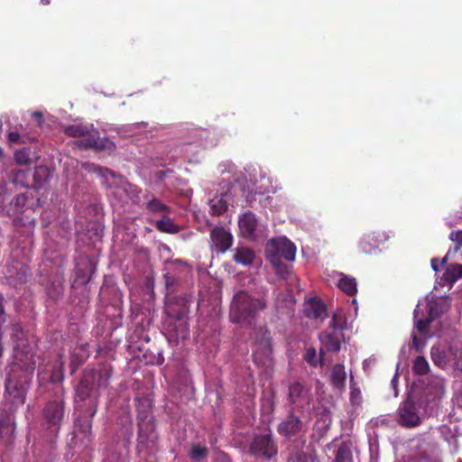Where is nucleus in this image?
Returning a JSON list of instances; mask_svg holds the SVG:
<instances>
[{"label": "nucleus", "instance_id": "dca6fc26", "mask_svg": "<svg viewBox=\"0 0 462 462\" xmlns=\"http://www.w3.org/2000/svg\"><path fill=\"white\" fill-rule=\"evenodd\" d=\"M238 225L240 233L244 237L249 239L254 238L257 221L255 216L252 212L245 213L240 217Z\"/></svg>", "mask_w": 462, "mask_h": 462}, {"label": "nucleus", "instance_id": "f03ea898", "mask_svg": "<svg viewBox=\"0 0 462 462\" xmlns=\"http://www.w3.org/2000/svg\"><path fill=\"white\" fill-rule=\"evenodd\" d=\"M266 308L264 299H254L245 291H238L230 307V319L234 323L251 324L260 311Z\"/></svg>", "mask_w": 462, "mask_h": 462}, {"label": "nucleus", "instance_id": "c03bdc74", "mask_svg": "<svg viewBox=\"0 0 462 462\" xmlns=\"http://www.w3.org/2000/svg\"><path fill=\"white\" fill-rule=\"evenodd\" d=\"M14 421L13 420L7 416L5 419L0 418V433L3 431V430L10 425H13Z\"/></svg>", "mask_w": 462, "mask_h": 462}, {"label": "nucleus", "instance_id": "f257e3e1", "mask_svg": "<svg viewBox=\"0 0 462 462\" xmlns=\"http://www.w3.org/2000/svg\"><path fill=\"white\" fill-rule=\"evenodd\" d=\"M448 309L449 303L447 299L437 298L431 294L419 300L413 313L414 328L417 332L425 337L430 322Z\"/></svg>", "mask_w": 462, "mask_h": 462}, {"label": "nucleus", "instance_id": "2f4dec72", "mask_svg": "<svg viewBox=\"0 0 462 462\" xmlns=\"http://www.w3.org/2000/svg\"><path fill=\"white\" fill-rule=\"evenodd\" d=\"M352 454L346 445H341L336 455V462H351Z\"/></svg>", "mask_w": 462, "mask_h": 462}, {"label": "nucleus", "instance_id": "aec40b11", "mask_svg": "<svg viewBox=\"0 0 462 462\" xmlns=\"http://www.w3.org/2000/svg\"><path fill=\"white\" fill-rule=\"evenodd\" d=\"M346 373L342 364L335 365L330 373V382L333 387L338 391H343L346 386Z\"/></svg>", "mask_w": 462, "mask_h": 462}, {"label": "nucleus", "instance_id": "6e6552de", "mask_svg": "<svg viewBox=\"0 0 462 462\" xmlns=\"http://www.w3.org/2000/svg\"><path fill=\"white\" fill-rule=\"evenodd\" d=\"M25 393L26 386L23 383L8 378L5 383L4 409L7 412H13L15 411L19 406L23 404Z\"/></svg>", "mask_w": 462, "mask_h": 462}, {"label": "nucleus", "instance_id": "8fccbe9b", "mask_svg": "<svg viewBox=\"0 0 462 462\" xmlns=\"http://www.w3.org/2000/svg\"><path fill=\"white\" fill-rule=\"evenodd\" d=\"M374 358L373 357H369L367 359H365L363 363V365H364V368L365 369L366 367H368L369 365H371L372 364H374Z\"/></svg>", "mask_w": 462, "mask_h": 462}, {"label": "nucleus", "instance_id": "4c0bfd02", "mask_svg": "<svg viewBox=\"0 0 462 462\" xmlns=\"http://www.w3.org/2000/svg\"><path fill=\"white\" fill-rule=\"evenodd\" d=\"M449 239L457 244V245L454 249V252H458L462 245V230L452 231L449 234Z\"/></svg>", "mask_w": 462, "mask_h": 462}, {"label": "nucleus", "instance_id": "a211bd4d", "mask_svg": "<svg viewBox=\"0 0 462 462\" xmlns=\"http://www.w3.org/2000/svg\"><path fill=\"white\" fill-rule=\"evenodd\" d=\"M444 393L445 384L443 379L439 376L431 377L426 388L427 398L435 401L441 398Z\"/></svg>", "mask_w": 462, "mask_h": 462}, {"label": "nucleus", "instance_id": "393cba45", "mask_svg": "<svg viewBox=\"0 0 462 462\" xmlns=\"http://www.w3.org/2000/svg\"><path fill=\"white\" fill-rule=\"evenodd\" d=\"M254 259V253L247 247H239L236 250L234 260L243 265H249Z\"/></svg>", "mask_w": 462, "mask_h": 462}, {"label": "nucleus", "instance_id": "e2e57ef3", "mask_svg": "<svg viewBox=\"0 0 462 462\" xmlns=\"http://www.w3.org/2000/svg\"><path fill=\"white\" fill-rule=\"evenodd\" d=\"M42 3L43 5H48L50 3V0H42Z\"/></svg>", "mask_w": 462, "mask_h": 462}, {"label": "nucleus", "instance_id": "680f3d73", "mask_svg": "<svg viewBox=\"0 0 462 462\" xmlns=\"http://www.w3.org/2000/svg\"><path fill=\"white\" fill-rule=\"evenodd\" d=\"M3 160H4V154H3L2 150L0 149V162H2Z\"/></svg>", "mask_w": 462, "mask_h": 462}, {"label": "nucleus", "instance_id": "c9c22d12", "mask_svg": "<svg viewBox=\"0 0 462 462\" xmlns=\"http://www.w3.org/2000/svg\"><path fill=\"white\" fill-rule=\"evenodd\" d=\"M274 267L275 273L277 275L281 276L282 279H287L291 274V270L288 265L278 262V263H272Z\"/></svg>", "mask_w": 462, "mask_h": 462}, {"label": "nucleus", "instance_id": "5701e85b", "mask_svg": "<svg viewBox=\"0 0 462 462\" xmlns=\"http://www.w3.org/2000/svg\"><path fill=\"white\" fill-rule=\"evenodd\" d=\"M62 415L63 408L60 402H50L44 409V417L50 423L57 424L61 420Z\"/></svg>", "mask_w": 462, "mask_h": 462}, {"label": "nucleus", "instance_id": "09e8293b", "mask_svg": "<svg viewBox=\"0 0 462 462\" xmlns=\"http://www.w3.org/2000/svg\"><path fill=\"white\" fill-rule=\"evenodd\" d=\"M391 384H392V387L393 388V390L396 391V387H397V374H395L393 376V378L392 379ZM397 395H398V393L395 392L394 396L396 397Z\"/></svg>", "mask_w": 462, "mask_h": 462}, {"label": "nucleus", "instance_id": "ddd939ff", "mask_svg": "<svg viewBox=\"0 0 462 462\" xmlns=\"http://www.w3.org/2000/svg\"><path fill=\"white\" fill-rule=\"evenodd\" d=\"M210 237L212 246L215 248L216 251L219 253H225L232 245V236L223 227L213 228L210 234Z\"/></svg>", "mask_w": 462, "mask_h": 462}, {"label": "nucleus", "instance_id": "0eeeda50", "mask_svg": "<svg viewBox=\"0 0 462 462\" xmlns=\"http://www.w3.org/2000/svg\"><path fill=\"white\" fill-rule=\"evenodd\" d=\"M108 380V373L106 370L86 371L77 388V395L84 400L91 395L95 387H106Z\"/></svg>", "mask_w": 462, "mask_h": 462}, {"label": "nucleus", "instance_id": "20e7f679", "mask_svg": "<svg viewBox=\"0 0 462 462\" xmlns=\"http://www.w3.org/2000/svg\"><path fill=\"white\" fill-rule=\"evenodd\" d=\"M11 337L14 343V361L15 364L26 372H32L35 366L34 356L32 352L31 343L19 324H14L11 328Z\"/></svg>", "mask_w": 462, "mask_h": 462}, {"label": "nucleus", "instance_id": "4468645a", "mask_svg": "<svg viewBox=\"0 0 462 462\" xmlns=\"http://www.w3.org/2000/svg\"><path fill=\"white\" fill-rule=\"evenodd\" d=\"M430 354L433 363L442 368L448 364H455L457 359V354L453 353L451 348L446 350L445 347L440 346H432Z\"/></svg>", "mask_w": 462, "mask_h": 462}, {"label": "nucleus", "instance_id": "b1692460", "mask_svg": "<svg viewBox=\"0 0 462 462\" xmlns=\"http://www.w3.org/2000/svg\"><path fill=\"white\" fill-rule=\"evenodd\" d=\"M226 194H221L209 200L210 211L213 215H222L227 208Z\"/></svg>", "mask_w": 462, "mask_h": 462}, {"label": "nucleus", "instance_id": "39448f33", "mask_svg": "<svg viewBox=\"0 0 462 462\" xmlns=\"http://www.w3.org/2000/svg\"><path fill=\"white\" fill-rule=\"evenodd\" d=\"M346 321H343L342 310H337L332 319L331 328L319 336V340L324 348L330 352H337L344 341L342 329Z\"/></svg>", "mask_w": 462, "mask_h": 462}, {"label": "nucleus", "instance_id": "c756f323", "mask_svg": "<svg viewBox=\"0 0 462 462\" xmlns=\"http://www.w3.org/2000/svg\"><path fill=\"white\" fill-rule=\"evenodd\" d=\"M363 401L362 393L359 388L354 383L353 377L350 378V402L353 406L358 407Z\"/></svg>", "mask_w": 462, "mask_h": 462}, {"label": "nucleus", "instance_id": "a19ab883", "mask_svg": "<svg viewBox=\"0 0 462 462\" xmlns=\"http://www.w3.org/2000/svg\"><path fill=\"white\" fill-rule=\"evenodd\" d=\"M412 345L417 351H421L425 346V340L420 338L416 334L412 335Z\"/></svg>", "mask_w": 462, "mask_h": 462}, {"label": "nucleus", "instance_id": "69168bd1", "mask_svg": "<svg viewBox=\"0 0 462 462\" xmlns=\"http://www.w3.org/2000/svg\"><path fill=\"white\" fill-rule=\"evenodd\" d=\"M457 462H462V460H458Z\"/></svg>", "mask_w": 462, "mask_h": 462}, {"label": "nucleus", "instance_id": "cd10ccee", "mask_svg": "<svg viewBox=\"0 0 462 462\" xmlns=\"http://www.w3.org/2000/svg\"><path fill=\"white\" fill-rule=\"evenodd\" d=\"M294 304L293 296L288 292L286 294L277 293L275 297V306L277 309L292 308Z\"/></svg>", "mask_w": 462, "mask_h": 462}, {"label": "nucleus", "instance_id": "49530a36", "mask_svg": "<svg viewBox=\"0 0 462 462\" xmlns=\"http://www.w3.org/2000/svg\"><path fill=\"white\" fill-rule=\"evenodd\" d=\"M165 277V282H166V286L168 289H170V287L173 286L175 281H174V278L171 277L169 273H166L164 275Z\"/></svg>", "mask_w": 462, "mask_h": 462}, {"label": "nucleus", "instance_id": "5fc2aeb1", "mask_svg": "<svg viewBox=\"0 0 462 462\" xmlns=\"http://www.w3.org/2000/svg\"><path fill=\"white\" fill-rule=\"evenodd\" d=\"M24 199H25V197L23 195H19L16 197V203L20 204V203L23 202Z\"/></svg>", "mask_w": 462, "mask_h": 462}, {"label": "nucleus", "instance_id": "ea45409f", "mask_svg": "<svg viewBox=\"0 0 462 462\" xmlns=\"http://www.w3.org/2000/svg\"><path fill=\"white\" fill-rule=\"evenodd\" d=\"M187 335H188V329H187L186 326L183 325L181 330L180 332H177L176 336H171V337L169 338V341L177 344L180 338L185 339L187 337Z\"/></svg>", "mask_w": 462, "mask_h": 462}, {"label": "nucleus", "instance_id": "2eb2a0df", "mask_svg": "<svg viewBox=\"0 0 462 462\" xmlns=\"http://www.w3.org/2000/svg\"><path fill=\"white\" fill-rule=\"evenodd\" d=\"M462 278V264L460 263H451L449 264L442 276L437 282L438 285L448 286V288H452L454 283Z\"/></svg>", "mask_w": 462, "mask_h": 462}, {"label": "nucleus", "instance_id": "9b49d317", "mask_svg": "<svg viewBox=\"0 0 462 462\" xmlns=\"http://www.w3.org/2000/svg\"><path fill=\"white\" fill-rule=\"evenodd\" d=\"M398 422L405 428H413L420 424V417L418 405L408 398L398 409Z\"/></svg>", "mask_w": 462, "mask_h": 462}, {"label": "nucleus", "instance_id": "bf43d9fd", "mask_svg": "<svg viewBox=\"0 0 462 462\" xmlns=\"http://www.w3.org/2000/svg\"><path fill=\"white\" fill-rule=\"evenodd\" d=\"M143 430L141 429V430H140V432H139V439H140L141 442H143Z\"/></svg>", "mask_w": 462, "mask_h": 462}, {"label": "nucleus", "instance_id": "a878e982", "mask_svg": "<svg viewBox=\"0 0 462 462\" xmlns=\"http://www.w3.org/2000/svg\"><path fill=\"white\" fill-rule=\"evenodd\" d=\"M156 227L165 233L175 234L179 232V227L173 223L171 218L167 216H163L160 220L156 222Z\"/></svg>", "mask_w": 462, "mask_h": 462}, {"label": "nucleus", "instance_id": "e433bc0d", "mask_svg": "<svg viewBox=\"0 0 462 462\" xmlns=\"http://www.w3.org/2000/svg\"><path fill=\"white\" fill-rule=\"evenodd\" d=\"M206 452H207L206 448H203L200 446H193L191 448L189 456L193 460L199 461L205 457Z\"/></svg>", "mask_w": 462, "mask_h": 462}, {"label": "nucleus", "instance_id": "052dcab7", "mask_svg": "<svg viewBox=\"0 0 462 462\" xmlns=\"http://www.w3.org/2000/svg\"><path fill=\"white\" fill-rule=\"evenodd\" d=\"M94 171H97L98 173H101L102 172V169L98 168V167H96L94 166Z\"/></svg>", "mask_w": 462, "mask_h": 462}, {"label": "nucleus", "instance_id": "3c124183", "mask_svg": "<svg viewBox=\"0 0 462 462\" xmlns=\"http://www.w3.org/2000/svg\"><path fill=\"white\" fill-rule=\"evenodd\" d=\"M438 262H439V260L437 258L431 259V267H432L433 271H435V272L439 271Z\"/></svg>", "mask_w": 462, "mask_h": 462}, {"label": "nucleus", "instance_id": "f3484780", "mask_svg": "<svg viewBox=\"0 0 462 462\" xmlns=\"http://www.w3.org/2000/svg\"><path fill=\"white\" fill-rule=\"evenodd\" d=\"M301 421L295 416L291 415L285 420L282 421L278 427L281 435L291 437L299 434L303 430Z\"/></svg>", "mask_w": 462, "mask_h": 462}, {"label": "nucleus", "instance_id": "864d4df0", "mask_svg": "<svg viewBox=\"0 0 462 462\" xmlns=\"http://www.w3.org/2000/svg\"><path fill=\"white\" fill-rule=\"evenodd\" d=\"M170 171H160L157 172V175H158V178L160 180H162Z\"/></svg>", "mask_w": 462, "mask_h": 462}, {"label": "nucleus", "instance_id": "473e14b6", "mask_svg": "<svg viewBox=\"0 0 462 462\" xmlns=\"http://www.w3.org/2000/svg\"><path fill=\"white\" fill-rule=\"evenodd\" d=\"M147 208L153 213H169V208L158 199H152L147 203Z\"/></svg>", "mask_w": 462, "mask_h": 462}, {"label": "nucleus", "instance_id": "a18cd8bd", "mask_svg": "<svg viewBox=\"0 0 462 462\" xmlns=\"http://www.w3.org/2000/svg\"><path fill=\"white\" fill-rule=\"evenodd\" d=\"M293 462H318V461L312 457H308L306 456H299L293 460Z\"/></svg>", "mask_w": 462, "mask_h": 462}, {"label": "nucleus", "instance_id": "7ed1b4c3", "mask_svg": "<svg viewBox=\"0 0 462 462\" xmlns=\"http://www.w3.org/2000/svg\"><path fill=\"white\" fill-rule=\"evenodd\" d=\"M65 133L69 136L79 137V139L75 143L79 148H91L97 150H108L113 151L115 148L114 143L109 140H101L98 137V132L93 127L92 125L75 124L69 125L65 128Z\"/></svg>", "mask_w": 462, "mask_h": 462}, {"label": "nucleus", "instance_id": "f704fd0d", "mask_svg": "<svg viewBox=\"0 0 462 462\" xmlns=\"http://www.w3.org/2000/svg\"><path fill=\"white\" fill-rule=\"evenodd\" d=\"M14 159L18 164H28L32 162L30 152L27 149L15 152Z\"/></svg>", "mask_w": 462, "mask_h": 462}, {"label": "nucleus", "instance_id": "79ce46f5", "mask_svg": "<svg viewBox=\"0 0 462 462\" xmlns=\"http://www.w3.org/2000/svg\"><path fill=\"white\" fill-rule=\"evenodd\" d=\"M28 172L25 171H19L16 172L15 176L14 177V182L16 184H20L22 186H27L28 184L23 180V178L27 175Z\"/></svg>", "mask_w": 462, "mask_h": 462}, {"label": "nucleus", "instance_id": "37998d69", "mask_svg": "<svg viewBox=\"0 0 462 462\" xmlns=\"http://www.w3.org/2000/svg\"><path fill=\"white\" fill-rule=\"evenodd\" d=\"M137 402H138V403H137L138 416L142 419H146L148 416L146 414H143L142 407L145 406L147 408H150L151 407L150 402L148 400H144L143 402H142L141 400H138Z\"/></svg>", "mask_w": 462, "mask_h": 462}, {"label": "nucleus", "instance_id": "4d7b16f0", "mask_svg": "<svg viewBox=\"0 0 462 462\" xmlns=\"http://www.w3.org/2000/svg\"><path fill=\"white\" fill-rule=\"evenodd\" d=\"M352 304L354 306L355 315H356V313H357V303H356V300L355 299L352 300Z\"/></svg>", "mask_w": 462, "mask_h": 462}, {"label": "nucleus", "instance_id": "423d86ee", "mask_svg": "<svg viewBox=\"0 0 462 462\" xmlns=\"http://www.w3.org/2000/svg\"><path fill=\"white\" fill-rule=\"evenodd\" d=\"M265 254L271 263H278L282 258L293 262L296 255V246L286 237L273 238L266 245Z\"/></svg>", "mask_w": 462, "mask_h": 462}, {"label": "nucleus", "instance_id": "412c9836", "mask_svg": "<svg viewBox=\"0 0 462 462\" xmlns=\"http://www.w3.org/2000/svg\"><path fill=\"white\" fill-rule=\"evenodd\" d=\"M380 236L379 234L376 235L375 233L365 235L359 242L360 250L365 254L374 253L382 241Z\"/></svg>", "mask_w": 462, "mask_h": 462}, {"label": "nucleus", "instance_id": "603ef678", "mask_svg": "<svg viewBox=\"0 0 462 462\" xmlns=\"http://www.w3.org/2000/svg\"><path fill=\"white\" fill-rule=\"evenodd\" d=\"M234 167H235V166H234V164H232V163H228V164H227V167H226V168H225V169H220V171H221V172H224V171H232V170L234 169Z\"/></svg>", "mask_w": 462, "mask_h": 462}, {"label": "nucleus", "instance_id": "de8ad7c7", "mask_svg": "<svg viewBox=\"0 0 462 462\" xmlns=\"http://www.w3.org/2000/svg\"><path fill=\"white\" fill-rule=\"evenodd\" d=\"M125 191H130L131 193H133V195H129L130 198L132 199H134V193L136 191V187L135 186H133V185H130V184H126L125 188L124 189Z\"/></svg>", "mask_w": 462, "mask_h": 462}, {"label": "nucleus", "instance_id": "f8f14e48", "mask_svg": "<svg viewBox=\"0 0 462 462\" xmlns=\"http://www.w3.org/2000/svg\"><path fill=\"white\" fill-rule=\"evenodd\" d=\"M291 402L298 409H304L310 402L309 389L299 383H292L289 388Z\"/></svg>", "mask_w": 462, "mask_h": 462}, {"label": "nucleus", "instance_id": "1a4fd4ad", "mask_svg": "<svg viewBox=\"0 0 462 462\" xmlns=\"http://www.w3.org/2000/svg\"><path fill=\"white\" fill-rule=\"evenodd\" d=\"M251 455L256 457L271 458L277 453V448L272 439L269 430H264L262 433L256 434L249 446Z\"/></svg>", "mask_w": 462, "mask_h": 462}, {"label": "nucleus", "instance_id": "c85d7f7f", "mask_svg": "<svg viewBox=\"0 0 462 462\" xmlns=\"http://www.w3.org/2000/svg\"><path fill=\"white\" fill-rule=\"evenodd\" d=\"M50 175L49 170L47 167L39 166L36 167L33 173L34 185L36 187H41L42 183L48 180Z\"/></svg>", "mask_w": 462, "mask_h": 462}, {"label": "nucleus", "instance_id": "9d476101", "mask_svg": "<svg viewBox=\"0 0 462 462\" xmlns=\"http://www.w3.org/2000/svg\"><path fill=\"white\" fill-rule=\"evenodd\" d=\"M272 352L270 332L261 328L254 338V359L258 364L265 365L270 360Z\"/></svg>", "mask_w": 462, "mask_h": 462}, {"label": "nucleus", "instance_id": "7c9ffc66", "mask_svg": "<svg viewBox=\"0 0 462 462\" xmlns=\"http://www.w3.org/2000/svg\"><path fill=\"white\" fill-rule=\"evenodd\" d=\"M429 363L423 356H418L413 363V371L418 374H424L429 371Z\"/></svg>", "mask_w": 462, "mask_h": 462}, {"label": "nucleus", "instance_id": "bb28decb", "mask_svg": "<svg viewBox=\"0 0 462 462\" xmlns=\"http://www.w3.org/2000/svg\"><path fill=\"white\" fill-rule=\"evenodd\" d=\"M323 351L320 350V353L318 354L315 348H308L304 355V359L310 365L317 366L319 365H323L324 360L322 357Z\"/></svg>", "mask_w": 462, "mask_h": 462}, {"label": "nucleus", "instance_id": "6ab92c4d", "mask_svg": "<svg viewBox=\"0 0 462 462\" xmlns=\"http://www.w3.org/2000/svg\"><path fill=\"white\" fill-rule=\"evenodd\" d=\"M305 315L311 319H323L326 316V309L320 300H310L304 307Z\"/></svg>", "mask_w": 462, "mask_h": 462}, {"label": "nucleus", "instance_id": "13d9d810", "mask_svg": "<svg viewBox=\"0 0 462 462\" xmlns=\"http://www.w3.org/2000/svg\"><path fill=\"white\" fill-rule=\"evenodd\" d=\"M449 253H450V252H448V253L447 254V255H446V256L441 260L440 264H445V263H446V262H447V260H448V257Z\"/></svg>", "mask_w": 462, "mask_h": 462}, {"label": "nucleus", "instance_id": "72a5a7b5", "mask_svg": "<svg viewBox=\"0 0 462 462\" xmlns=\"http://www.w3.org/2000/svg\"><path fill=\"white\" fill-rule=\"evenodd\" d=\"M33 140H34V138H31L24 134H21L17 131L10 132L8 134V141L11 143H26L28 142H32Z\"/></svg>", "mask_w": 462, "mask_h": 462}, {"label": "nucleus", "instance_id": "6e6d98bb", "mask_svg": "<svg viewBox=\"0 0 462 462\" xmlns=\"http://www.w3.org/2000/svg\"><path fill=\"white\" fill-rule=\"evenodd\" d=\"M32 116H33V117H35L37 120H39V122H41L42 116V114H41L40 112H35V113H33V115H32Z\"/></svg>", "mask_w": 462, "mask_h": 462}, {"label": "nucleus", "instance_id": "0e129e2a", "mask_svg": "<svg viewBox=\"0 0 462 462\" xmlns=\"http://www.w3.org/2000/svg\"><path fill=\"white\" fill-rule=\"evenodd\" d=\"M89 428H90V426H89V425H87V426H86V430H89Z\"/></svg>", "mask_w": 462, "mask_h": 462}, {"label": "nucleus", "instance_id": "58836bf2", "mask_svg": "<svg viewBox=\"0 0 462 462\" xmlns=\"http://www.w3.org/2000/svg\"><path fill=\"white\" fill-rule=\"evenodd\" d=\"M75 351L76 349H74L72 353L71 362L73 365H79L88 356L87 350L85 349V347L81 346L79 349L80 353L79 355H77Z\"/></svg>", "mask_w": 462, "mask_h": 462}, {"label": "nucleus", "instance_id": "4be33fe9", "mask_svg": "<svg viewBox=\"0 0 462 462\" xmlns=\"http://www.w3.org/2000/svg\"><path fill=\"white\" fill-rule=\"evenodd\" d=\"M337 279V287L345 293L353 296L357 291L356 281L354 277L346 275L342 273H336Z\"/></svg>", "mask_w": 462, "mask_h": 462}]
</instances>
